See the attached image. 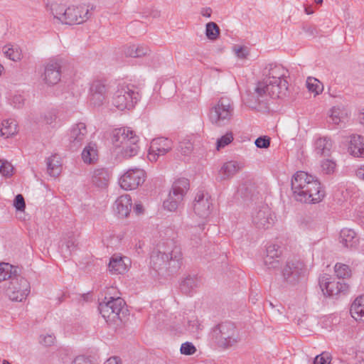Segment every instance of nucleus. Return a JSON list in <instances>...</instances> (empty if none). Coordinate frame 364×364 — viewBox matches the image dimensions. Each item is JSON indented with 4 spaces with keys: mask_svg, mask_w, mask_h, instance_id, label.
Masks as SVG:
<instances>
[{
    "mask_svg": "<svg viewBox=\"0 0 364 364\" xmlns=\"http://www.w3.org/2000/svg\"><path fill=\"white\" fill-rule=\"evenodd\" d=\"M356 176L364 181V164L356 170Z\"/></svg>",
    "mask_w": 364,
    "mask_h": 364,
    "instance_id": "62",
    "label": "nucleus"
},
{
    "mask_svg": "<svg viewBox=\"0 0 364 364\" xmlns=\"http://www.w3.org/2000/svg\"><path fill=\"white\" fill-rule=\"evenodd\" d=\"M18 132L17 124L13 119H6L2 122V127L0 129L1 136L9 138Z\"/></svg>",
    "mask_w": 364,
    "mask_h": 364,
    "instance_id": "35",
    "label": "nucleus"
},
{
    "mask_svg": "<svg viewBox=\"0 0 364 364\" xmlns=\"http://www.w3.org/2000/svg\"><path fill=\"white\" fill-rule=\"evenodd\" d=\"M78 235L74 232L63 235L60 244V251L64 258H70L78 250Z\"/></svg>",
    "mask_w": 364,
    "mask_h": 364,
    "instance_id": "21",
    "label": "nucleus"
},
{
    "mask_svg": "<svg viewBox=\"0 0 364 364\" xmlns=\"http://www.w3.org/2000/svg\"><path fill=\"white\" fill-rule=\"evenodd\" d=\"M335 273L339 279H345L350 276L351 271L348 265L337 263L335 265Z\"/></svg>",
    "mask_w": 364,
    "mask_h": 364,
    "instance_id": "44",
    "label": "nucleus"
},
{
    "mask_svg": "<svg viewBox=\"0 0 364 364\" xmlns=\"http://www.w3.org/2000/svg\"><path fill=\"white\" fill-rule=\"evenodd\" d=\"M13 166L7 161L0 160V173L4 176H11L13 174Z\"/></svg>",
    "mask_w": 364,
    "mask_h": 364,
    "instance_id": "47",
    "label": "nucleus"
},
{
    "mask_svg": "<svg viewBox=\"0 0 364 364\" xmlns=\"http://www.w3.org/2000/svg\"><path fill=\"white\" fill-rule=\"evenodd\" d=\"M190 187L189 181L181 178L176 180L171 187L168 198L164 201V209L175 211L182 203L184 196Z\"/></svg>",
    "mask_w": 364,
    "mask_h": 364,
    "instance_id": "8",
    "label": "nucleus"
},
{
    "mask_svg": "<svg viewBox=\"0 0 364 364\" xmlns=\"http://www.w3.org/2000/svg\"><path fill=\"white\" fill-rule=\"evenodd\" d=\"M201 15L203 16H205V17H210L211 16V14H212V9L209 7L208 8H203L202 10H201V12H200Z\"/></svg>",
    "mask_w": 364,
    "mask_h": 364,
    "instance_id": "60",
    "label": "nucleus"
},
{
    "mask_svg": "<svg viewBox=\"0 0 364 364\" xmlns=\"http://www.w3.org/2000/svg\"><path fill=\"white\" fill-rule=\"evenodd\" d=\"M282 247L278 244L272 243L267 246L266 255L263 258L265 267L268 269H279L282 264Z\"/></svg>",
    "mask_w": 364,
    "mask_h": 364,
    "instance_id": "16",
    "label": "nucleus"
},
{
    "mask_svg": "<svg viewBox=\"0 0 364 364\" xmlns=\"http://www.w3.org/2000/svg\"><path fill=\"white\" fill-rule=\"evenodd\" d=\"M233 51L236 56L240 59H245L250 53L249 49L246 46H239L235 45L233 46Z\"/></svg>",
    "mask_w": 364,
    "mask_h": 364,
    "instance_id": "49",
    "label": "nucleus"
},
{
    "mask_svg": "<svg viewBox=\"0 0 364 364\" xmlns=\"http://www.w3.org/2000/svg\"><path fill=\"white\" fill-rule=\"evenodd\" d=\"M152 16H153V17H154V18L158 17V16H159V11H154V12H153V13H152Z\"/></svg>",
    "mask_w": 364,
    "mask_h": 364,
    "instance_id": "64",
    "label": "nucleus"
},
{
    "mask_svg": "<svg viewBox=\"0 0 364 364\" xmlns=\"http://www.w3.org/2000/svg\"><path fill=\"white\" fill-rule=\"evenodd\" d=\"M50 14L53 23H61L60 16L63 15L65 6L57 3H52L50 6Z\"/></svg>",
    "mask_w": 364,
    "mask_h": 364,
    "instance_id": "38",
    "label": "nucleus"
},
{
    "mask_svg": "<svg viewBox=\"0 0 364 364\" xmlns=\"http://www.w3.org/2000/svg\"><path fill=\"white\" fill-rule=\"evenodd\" d=\"M193 144L189 140H183L179 143L178 150L183 155H188L193 151Z\"/></svg>",
    "mask_w": 364,
    "mask_h": 364,
    "instance_id": "46",
    "label": "nucleus"
},
{
    "mask_svg": "<svg viewBox=\"0 0 364 364\" xmlns=\"http://www.w3.org/2000/svg\"><path fill=\"white\" fill-rule=\"evenodd\" d=\"M87 134V130L84 123L79 122L73 125L68 133L70 149L77 150L85 141Z\"/></svg>",
    "mask_w": 364,
    "mask_h": 364,
    "instance_id": "17",
    "label": "nucleus"
},
{
    "mask_svg": "<svg viewBox=\"0 0 364 364\" xmlns=\"http://www.w3.org/2000/svg\"><path fill=\"white\" fill-rule=\"evenodd\" d=\"M71 364H95L93 360L87 356L78 355L76 356Z\"/></svg>",
    "mask_w": 364,
    "mask_h": 364,
    "instance_id": "55",
    "label": "nucleus"
},
{
    "mask_svg": "<svg viewBox=\"0 0 364 364\" xmlns=\"http://www.w3.org/2000/svg\"><path fill=\"white\" fill-rule=\"evenodd\" d=\"M348 151L355 157L364 158V137L360 135L350 136Z\"/></svg>",
    "mask_w": 364,
    "mask_h": 364,
    "instance_id": "26",
    "label": "nucleus"
},
{
    "mask_svg": "<svg viewBox=\"0 0 364 364\" xmlns=\"http://www.w3.org/2000/svg\"><path fill=\"white\" fill-rule=\"evenodd\" d=\"M309 195L307 196L306 203H316L322 200L325 196V191L321 186L320 181L314 176L311 181V187L309 190Z\"/></svg>",
    "mask_w": 364,
    "mask_h": 364,
    "instance_id": "25",
    "label": "nucleus"
},
{
    "mask_svg": "<svg viewBox=\"0 0 364 364\" xmlns=\"http://www.w3.org/2000/svg\"><path fill=\"white\" fill-rule=\"evenodd\" d=\"M350 312L355 320L364 321V296L357 297L351 304Z\"/></svg>",
    "mask_w": 364,
    "mask_h": 364,
    "instance_id": "33",
    "label": "nucleus"
},
{
    "mask_svg": "<svg viewBox=\"0 0 364 364\" xmlns=\"http://www.w3.org/2000/svg\"><path fill=\"white\" fill-rule=\"evenodd\" d=\"M262 73V80L257 82L253 92L247 93L245 99L247 105L252 108H256L258 105L267 108L269 99L282 98L288 92V71L282 66L268 64Z\"/></svg>",
    "mask_w": 364,
    "mask_h": 364,
    "instance_id": "1",
    "label": "nucleus"
},
{
    "mask_svg": "<svg viewBox=\"0 0 364 364\" xmlns=\"http://www.w3.org/2000/svg\"><path fill=\"white\" fill-rule=\"evenodd\" d=\"M220 29L215 22H209L205 26V35L209 40L215 41L220 35Z\"/></svg>",
    "mask_w": 364,
    "mask_h": 364,
    "instance_id": "41",
    "label": "nucleus"
},
{
    "mask_svg": "<svg viewBox=\"0 0 364 364\" xmlns=\"http://www.w3.org/2000/svg\"><path fill=\"white\" fill-rule=\"evenodd\" d=\"M210 197L203 191H198L193 203V210L199 217L206 218L210 213Z\"/></svg>",
    "mask_w": 364,
    "mask_h": 364,
    "instance_id": "22",
    "label": "nucleus"
},
{
    "mask_svg": "<svg viewBox=\"0 0 364 364\" xmlns=\"http://www.w3.org/2000/svg\"><path fill=\"white\" fill-rule=\"evenodd\" d=\"M64 63V59L59 56L49 59L47 62V85H54L59 82Z\"/></svg>",
    "mask_w": 364,
    "mask_h": 364,
    "instance_id": "19",
    "label": "nucleus"
},
{
    "mask_svg": "<svg viewBox=\"0 0 364 364\" xmlns=\"http://www.w3.org/2000/svg\"><path fill=\"white\" fill-rule=\"evenodd\" d=\"M183 255L181 247L173 239L159 243L150 257L151 267L156 272H176L181 265Z\"/></svg>",
    "mask_w": 364,
    "mask_h": 364,
    "instance_id": "2",
    "label": "nucleus"
},
{
    "mask_svg": "<svg viewBox=\"0 0 364 364\" xmlns=\"http://www.w3.org/2000/svg\"><path fill=\"white\" fill-rule=\"evenodd\" d=\"M25 102V98L23 95L20 94H16L14 95L11 100V104L16 108H21Z\"/></svg>",
    "mask_w": 364,
    "mask_h": 364,
    "instance_id": "54",
    "label": "nucleus"
},
{
    "mask_svg": "<svg viewBox=\"0 0 364 364\" xmlns=\"http://www.w3.org/2000/svg\"><path fill=\"white\" fill-rule=\"evenodd\" d=\"M332 146L333 142L330 138L319 137L314 142V151L320 156H329Z\"/></svg>",
    "mask_w": 364,
    "mask_h": 364,
    "instance_id": "29",
    "label": "nucleus"
},
{
    "mask_svg": "<svg viewBox=\"0 0 364 364\" xmlns=\"http://www.w3.org/2000/svg\"><path fill=\"white\" fill-rule=\"evenodd\" d=\"M255 144L257 148L267 149L270 146V138L267 136H259L255 140Z\"/></svg>",
    "mask_w": 364,
    "mask_h": 364,
    "instance_id": "52",
    "label": "nucleus"
},
{
    "mask_svg": "<svg viewBox=\"0 0 364 364\" xmlns=\"http://www.w3.org/2000/svg\"><path fill=\"white\" fill-rule=\"evenodd\" d=\"M313 178L314 176L304 171H297L292 176L291 181V190L293 196L297 201L306 203L307 196L310 194L309 190L311 187Z\"/></svg>",
    "mask_w": 364,
    "mask_h": 364,
    "instance_id": "9",
    "label": "nucleus"
},
{
    "mask_svg": "<svg viewBox=\"0 0 364 364\" xmlns=\"http://www.w3.org/2000/svg\"><path fill=\"white\" fill-rule=\"evenodd\" d=\"M98 310L107 323L117 325L118 321H122L127 311L125 302L120 297H110L107 301L100 303Z\"/></svg>",
    "mask_w": 364,
    "mask_h": 364,
    "instance_id": "5",
    "label": "nucleus"
},
{
    "mask_svg": "<svg viewBox=\"0 0 364 364\" xmlns=\"http://www.w3.org/2000/svg\"><path fill=\"white\" fill-rule=\"evenodd\" d=\"M60 18L61 23L80 24L89 18V10L82 6L65 8L63 15L60 16Z\"/></svg>",
    "mask_w": 364,
    "mask_h": 364,
    "instance_id": "13",
    "label": "nucleus"
},
{
    "mask_svg": "<svg viewBox=\"0 0 364 364\" xmlns=\"http://www.w3.org/2000/svg\"><path fill=\"white\" fill-rule=\"evenodd\" d=\"M331 360L329 354L326 352H323L314 358L313 364H330Z\"/></svg>",
    "mask_w": 364,
    "mask_h": 364,
    "instance_id": "50",
    "label": "nucleus"
},
{
    "mask_svg": "<svg viewBox=\"0 0 364 364\" xmlns=\"http://www.w3.org/2000/svg\"><path fill=\"white\" fill-rule=\"evenodd\" d=\"M233 140V135L232 132H228L220 138L218 139L216 143V148L218 150L224 148Z\"/></svg>",
    "mask_w": 364,
    "mask_h": 364,
    "instance_id": "45",
    "label": "nucleus"
},
{
    "mask_svg": "<svg viewBox=\"0 0 364 364\" xmlns=\"http://www.w3.org/2000/svg\"><path fill=\"white\" fill-rule=\"evenodd\" d=\"M132 203L129 195L119 196L114 203V210L120 218H127L132 210Z\"/></svg>",
    "mask_w": 364,
    "mask_h": 364,
    "instance_id": "23",
    "label": "nucleus"
},
{
    "mask_svg": "<svg viewBox=\"0 0 364 364\" xmlns=\"http://www.w3.org/2000/svg\"><path fill=\"white\" fill-rule=\"evenodd\" d=\"M129 264L130 261L129 258L114 255L110 258L109 270L112 274H122L127 271Z\"/></svg>",
    "mask_w": 364,
    "mask_h": 364,
    "instance_id": "24",
    "label": "nucleus"
},
{
    "mask_svg": "<svg viewBox=\"0 0 364 364\" xmlns=\"http://www.w3.org/2000/svg\"><path fill=\"white\" fill-rule=\"evenodd\" d=\"M97 157V151L95 144H89L86 146L82 152V159L86 164H91Z\"/></svg>",
    "mask_w": 364,
    "mask_h": 364,
    "instance_id": "37",
    "label": "nucleus"
},
{
    "mask_svg": "<svg viewBox=\"0 0 364 364\" xmlns=\"http://www.w3.org/2000/svg\"><path fill=\"white\" fill-rule=\"evenodd\" d=\"M241 168L240 164L235 161L225 163L219 171L220 181L232 178Z\"/></svg>",
    "mask_w": 364,
    "mask_h": 364,
    "instance_id": "31",
    "label": "nucleus"
},
{
    "mask_svg": "<svg viewBox=\"0 0 364 364\" xmlns=\"http://www.w3.org/2000/svg\"><path fill=\"white\" fill-rule=\"evenodd\" d=\"M14 206L18 211H23L26 208V203L23 196L21 194L16 196L14 200Z\"/></svg>",
    "mask_w": 364,
    "mask_h": 364,
    "instance_id": "53",
    "label": "nucleus"
},
{
    "mask_svg": "<svg viewBox=\"0 0 364 364\" xmlns=\"http://www.w3.org/2000/svg\"><path fill=\"white\" fill-rule=\"evenodd\" d=\"M121 360L118 357L109 358L105 364H120Z\"/></svg>",
    "mask_w": 364,
    "mask_h": 364,
    "instance_id": "59",
    "label": "nucleus"
},
{
    "mask_svg": "<svg viewBox=\"0 0 364 364\" xmlns=\"http://www.w3.org/2000/svg\"><path fill=\"white\" fill-rule=\"evenodd\" d=\"M149 52V49L146 46L132 45L127 48L125 53L130 57L140 58L146 55Z\"/></svg>",
    "mask_w": 364,
    "mask_h": 364,
    "instance_id": "39",
    "label": "nucleus"
},
{
    "mask_svg": "<svg viewBox=\"0 0 364 364\" xmlns=\"http://www.w3.org/2000/svg\"><path fill=\"white\" fill-rule=\"evenodd\" d=\"M64 298V296L61 294L60 296L58 297V302L56 304H59L60 302H62L63 299Z\"/></svg>",
    "mask_w": 364,
    "mask_h": 364,
    "instance_id": "63",
    "label": "nucleus"
},
{
    "mask_svg": "<svg viewBox=\"0 0 364 364\" xmlns=\"http://www.w3.org/2000/svg\"><path fill=\"white\" fill-rule=\"evenodd\" d=\"M20 272L18 267H14L9 263H0V282L11 279Z\"/></svg>",
    "mask_w": 364,
    "mask_h": 364,
    "instance_id": "34",
    "label": "nucleus"
},
{
    "mask_svg": "<svg viewBox=\"0 0 364 364\" xmlns=\"http://www.w3.org/2000/svg\"><path fill=\"white\" fill-rule=\"evenodd\" d=\"M339 241L343 247L353 249L358 245V238L353 230L343 228L340 232Z\"/></svg>",
    "mask_w": 364,
    "mask_h": 364,
    "instance_id": "28",
    "label": "nucleus"
},
{
    "mask_svg": "<svg viewBox=\"0 0 364 364\" xmlns=\"http://www.w3.org/2000/svg\"><path fill=\"white\" fill-rule=\"evenodd\" d=\"M303 30L311 36H314L317 33L316 28L314 26L304 25Z\"/></svg>",
    "mask_w": 364,
    "mask_h": 364,
    "instance_id": "57",
    "label": "nucleus"
},
{
    "mask_svg": "<svg viewBox=\"0 0 364 364\" xmlns=\"http://www.w3.org/2000/svg\"><path fill=\"white\" fill-rule=\"evenodd\" d=\"M144 208L141 204H135L134 206V212L136 215H140L143 213Z\"/></svg>",
    "mask_w": 364,
    "mask_h": 364,
    "instance_id": "61",
    "label": "nucleus"
},
{
    "mask_svg": "<svg viewBox=\"0 0 364 364\" xmlns=\"http://www.w3.org/2000/svg\"><path fill=\"white\" fill-rule=\"evenodd\" d=\"M62 159L55 154L47 159V173L53 178L58 177L62 172Z\"/></svg>",
    "mask_w": 364,
    "mask_h": 364,
    "instance_id": "30",
    "label": "nucleus"
},
{
    "mask_svg": "<svg viewBox=\"0 0 364 364\" xmlns=\"http://www.w3.org/2000/svg\"><path fill=\"white\" fill-rule=\"evenodd\" d=\"M199 286V280L195 276H187L180 284L181 292L186 295H191L196 292Z\"/></svg>",
    "mask_w": 364,
    "mask_h": 364,
    "instance_id": "32",
    "label": "nucleus"
},
{
    "mask_svg": "<svg viewBox=\"0 0 364 364\" xmlns=\"http://www.w3.org/2000/svg\"><path fill=\"white\" fill-rule=\"evenodd\" d=\"M188 329L191 333H196L200 329V324L196 318L190 320L188 321Z\"/></svg>",
    "mask_w": 364,
    "mask_h": 364,
    "instance_id": "56",
    "label": "nucleus"
},
{
    "mask_svg": "<svg viewBox=\"0 0 364 364\" xmlns=\"http://www.w3.org/2000/svg\"><path fill=\"white\" fill-rule=\"evenodd\" d=\"M213 336L217 347L223 350L235 347L241 341L240 331L230 321L216 326L213 329Z\"/></svg>",
    "mask_w": 364,
    "mask_h": 364,
    "instance_id": "4",
    "label": "nucleus"
},
{
    "mask_svg": "<svg viewBox=\"0 0 364 364\" xmlns=\"http://www.w3.org/2000/svg\"><path fill=\"white\" fill-rule=\"evenodd\" d=\"M253 225L258 229H269L274 222L270 208L267 205H262L255 209L252 214Z\"/></svg>",
    "mask_w": 364,
    "mask_h": 364,
    "instance_id": "14",
    "label": "nucleus"
},
{
    "mask_svg": "<svg viewBox=\"0 0 364 364\" xmlns=\"http://www.w3.org/2000/svg\"><path fill=\"white\" fill-rule=\"evenodd\" d=\"M30 289L29 282L18 272L10 279L6 294L11 301H22L28 296Z\"/></svg>",
    "mask_w": 364,
    "mask_h": 364,
    "instance_id": "11",
    "label": "nucleus"
},
{
    "mask_svg": "<svg viewBox=\"0 0 364 364\" xmlns=\"http://www.w3.org/2000/svg\"><path fill=\"white\" fill-rule=\"evenodd\" d=\"M108 91L109 86L104 82L101 80L94 81L90 89L91 105L95 107L101 106L107 98Z\"/></svg>",
    "mask_w": 364,
    "mask_h": 364,
    "instance_id": "20",
    "label": "nucleus"
},
{
    "mask_svg": "<svg viewBox=\"0 0 364 364\" xmlns=\"http://www.w3.org/2000/svg\"><path fill=\"white\" fill-rule=\"evenodd\" d=\"M233 112L234 106L232 100L228 97H221L210 107L208 116L213 124L222 127L230 123Z\"/></svg>",
    "mask_w": 364,
    "mask_h": 364,
    "instance_id": "6",
    "label": "nucleus"
},
{
    "mask_svg": "<svg viewBox=\"0 0 364 364\" xmlns=\"http://www.w3.org/2000/svg\"><path fill=\"white\" fill-rule=\"evenodd\" d=\"M58 115V112L55 109H52L47 113V129L50 127L51 129L55 130L61 125Z\"/></svg>",
    "mask_w": 364,
    "mask_h": 364,
    "instance_id": "40",
    "label": "nucleus"
},
{
    "mask_svg": "<svg viewBox=\"0 0 364 364\" xmlns=\"http://www.w3.org/2000/svg\"><path fill=\"white\" fill-rule=\"evenodd\" d=\"M319 284L324 294L329 296L345 294L348 289V285L343 280L336 281L334 279L322 277L319 279Z\"/></svg>",
    "mask_w": 364,
    "mask_h": 364,
    "instance_id": "18",
    "label": "nucleus"
},
{
    "mask_svg": "<svg viewBox=\"0 0 364 364\" xmlns=\"http://www.w3.org/2000/svg\"><path fill=\"white\" fill-rule=\"evenodd\" d=\"M139 137L129 127L115 129L112 134V143L121 149L120 154L125 158L137 155L139 151Z\"/></svg>",
    "mask_w": 364,
    "mask_h": 364,
    "instance_id": "3",
    "label": "nucleus"
},
{
    "mask_svg": "<svg viewBox=\"0 0 364 364\" xmlns=\"http://www.w3.org/2000/svg\"><path fill=\"white\" fill-rule=\"evenodd\" d=\"M56 342L55 337L53 335L47 333V346H53Z\"/></svg>",
    "mask_w": 364,
    "mask_h": 364,
    "instance_id": "58",
    "label": "nucleus"
},
{
    "mask_svg": "<svg viewBox=\"0 0 364 364\" xmlns=\"http://www.w3.org/2000/svg\"><path fill=\"white\" fill-rule=\"evenodd\" d=\"M336 163L329 159L323 161L321 164L322 171L326 174L333 173L336 169Z\"/></svg>",
    "mask_w": 364,
    "mask_h": 364,
    "instance_id": "48",
    "label": "nucleus"
},
{
    "mask_svg": "<svg viewBox=\"0 0 364 364\" xmlns=\"http://www.w3.org/2000/svg\"><path fill=\"white\" fill-rule=\"evenodd\" d=\"M110 179V173L107 168H96L92 172V183L98 188H105L107 186Z\"/></svg>",
    "mask_w": 364,
    "mask_h": 364,
    "instance_id": "27",
    "label": "nucleus"
},
{
    "mask_svg": "<svg viewBox=\"0 0 364 364\" xmlns=\"http://www.w3.org/2000/svg\"><path fill=\"white\" fill-rule=\"evenodd\" d=\"M173 146V141L165 137L154 139L150 144L148 158L151 161H156L159 156H164L169 152Z\"/></svg>",
    "mask_w": 364,
    "mask_h": 364,
    "instance_id": "15",
    "label": "nucleus"
},
{
    "mask_svg": "<svg viewBox=\"0 0 364 364\" xmlns=\"http://www.w3.org/2000/svg\"><path fill=\"white\" fill-rule=\"evenodd\" d=\"M306 87L310 92H314L316 95L321 93L323 89V85L317 79L311 77L306 80Z\"/></svg>",
    "mask_w": 364,
    "mask_h": 364,
    "instance_id": "43",
    "label": "nucleus"
},
{
    "mask_svg": "<svg viewBox=\"0 0 364 364\" xmlns=\"http://www.w3.org/2000/svg\"><path fill=\"white\" fill-rule=\"evenodd\" d=\"M180 350L183 355H191L196 353V348L192 343L186 342L181 345Z\"/></svg>",
    "mask_w": 364,
    "mask_h": 364,
    "instance_id": "51",
    "label": "nucleus"
},
{
    "mask_svg": "<svg viewBox=\"0 0 364 364\" xmlns=\"http://www.w3.org/2000/svg\"><path fill=\"white\" fill-rule=\"evenodd\" d=\"M139 99V94L132 85L119 84L112 97V104L119 110L132 109Z\"/></svg>",
    "mask_w": 364,
    "mask_h": 364,
    "instance_id": "7",
    "label": "nucleus"
},
{
    "mask_svg": "<svg viewBox=\"0 0 364 364\" xmlns=\"http://www.w3.org/2000/svg\"><path fill=\"white\" fill-rule=\"evenodd\" d=\"M2 51L5 56L13 61H19L21 59V50L18 46L6 45L3 47Z\"/></svg>",
    "mask_w": 364,
    "mask_h": 364,
    "instance_id": "36",
    "label": "nucleus"
},
{
    "mask_svg": "<svg viewBox=\"0 0 364 364\" xmlns=\"http://www.w3.org/2000/svg\"><path fill=\"white\" fill-rule=\"evenodd\" d=\"M145 178L143 169L130 168L120 178L119 184L124 190H134L144 182Z\"/></svg>",
    "mask_w": 364,
    "mask_h": 364,
    "instance_id": "12",
    "label": "nucleus"
},
{
    "mask_svg": "<svg viewBox=\"0 0 364 364\" xmlns=\"http://www.w3.org/2000/svg\"><path fill=\"white\" fill-rule=\"evenodd\" d=\"M330 118L335 124H339L343 121L346 113L340 107H333L330 110Z\"/></svg>",
    "mask_w": 364,
    "mask_h": 364,
    "instance_id": "42",
    "label": "nucleus"
},
{
    "mask_svg": "<svg viewBox=\"0 0 364 364\" xmlns=\"http://www.w3.org/2000/svg\"><path fill=\"white\" fill-rule=\"evenodd\" d=\"M306 267L299 259L288 260L282 270L284 283L289 286H295L304 277Z\"/></svg>",
    "mask_w": 364,
    "mask_h": 364,
    "instance_id": "10",
    "label": "nucleus"
}]
</instances>
